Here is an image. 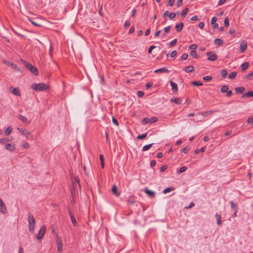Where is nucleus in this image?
Wrapping results in <instances>:
<instances>
[{"label": "nucleus", "instance_id": "57", "mask_svg": "<svg viewBox=\"0 0 253 253\" xmlns=\"http://www.w3.org/2000/svg\"><path fill=\"white\" fill-rule=\"evenodd\" d=\"M22 147H24V148L28 149V148H30V145L28 143L25 142L22 145Z\"/></svg>", "mask_w": 253, "mask_h": 253}, {"label": "nucleus", "instance_id": "59", "mask_svg": "<svg viewBox=\"0 0 253 253\" xmlns=\"http://www.w3.org/2000/svg\"><path fill=\"white\" fill-rule=\"evenodd\" d=\"M211 113H212V111H206V112H204L202 113L201 115L204 116H205L208 114H211Z\"/></svg>", "mask_w": 253, "mask_h": 253}, {"label": "nucleus", "instance_id": "62", "mask_svg": "<svg viewBox=\"0 0 253 253\" xmlns=\"http://www.w3.org/2000/svg\"><path fill=\"white\" fill-rule=\"evenodd\" d=\"M129 25H130V21L129 20H126L125 23V25H124L125 28H126L128 27Z\"/></svg>", "mask_w": 253, "mask_h": 253}, {"label": "nucleus", "instance_id": "24", "mask_svg": "<svg viewBox=\"0 0 253 253\" xmlns=\"http://www.w3.org/2000/svg\"><path fill=\"white\" fill-rule=\"evenodd\" d=\"M229 89L228 86L226 85H223L221 86L220 91L222 93L226 92L228 91Z\"/></svg>", "mask_w": 253, "mask_h": 253}, {"label": "nucleus", "instance_id": "1", "mask_svg": "<svg viewBox=\"0 0 253 253\" xmlns=\"http://www.w3.org/2000/svg\"><path fill=\"white\" fill-rule=\"evenodd\" d=\"M31 88L37 91H43L48 88V85L44 83H33L31 85Z\"/></svg>", "mask_w": 253, "mask_h": 253}, {"label": "nucleus", "instance_id": "61", "mask_svg": "<svg viewBox=\"0 0 253 253\" xmlns=\"http://www.w3.org/2000/svg\"><path fill=\"white\" fill-rule=\"evenodd\" d=\"M170 29V26H167V27L165 28L164 31L165 32V33H167L169 32Z\"/></svg>", "mask_w": 253, "mask_h": 253}, {"label": "nucleus", "instance_id": "6", "mask_svg": "<svg viewBox=\"0 0 253 253\" xmlns=\"http://www.w3.org/2000/svg\"><path fill=\"white\" fill-rule=\"evenodd\" d=\"M56 243L57 245V251L58 253H60L63 250V244L61 239L59 237H58L56 239Z\"/></svg>", "mask_w": 253, "mask_h": 253}, {"label": "nucleus", "instance_id": "11", "mask_svg": "<svg viewBox=\"0 0 253 253\" xmlns=\"http://www.w3.org/2000/svg\"><path fill=\"white\" fill-rule=\"evenodd\" d=\"M5 149L7 150L12 151L15 150V145L11 143H7L5 145Z\"/></svg>", "mask_w": 253, "mask_h": 253}, {"label": "nucleus", "instance_id": "12", "mask_svg": "<svg viewBox=\"0 0 253 253\" xmlns=\"http://www.w3.org/2000/svg\"><path fill=\"white\" fill-rule=\"evenodd\" d=\"M68 211H69V214L70 216V218H71V219L73 224L74 226H76L77 223V221H76L75 218L74 217V216L69 208L68 209Z\"/></svg>", "mask_w": 253, "mask_h": 253}, {"label": "nucleus", "instance_id": "22", "mask_svg": "<svg viewBox=\"0 0 253 253\" xmlns=\"http://www.w3.org/2000/svg\"><path fill=\"white\" fill-rule=\"evenodd\" d=\"M194 70H195V68L193 66H187L185 68V71L187 73L192 72H194Z\"/></svg>", "mask_w": 253, "mask_h": 253}, {"label": "nucleus", "instance_id": "42", "mask_svg": "<svg viewBox=\"0 0 253 253\" xmlns=\"http://www.w3.org/2000/svg\"><path fill=\"white\" fill-rule=\"evenodd\" d=\"M211 79H212V77L209 76H205L203 78V80L204 81H207V82L210 81L211 80Z\"/></svg>", "mask_w": 253, "mask_h": 253}, {"label": "nucleus", "instance_id": "50", "mask_svg": "<svg viewBox=\"0 0 253 253\" xmlns=\"http://www.w3.org/2000/svg\"><path fill=\"white\" fill-rule=\"evenodd\" d=\"M177 42V40L176 39H175L174 40H173L172 41H171L170 42V46H173Z\"/></svg>", "mask_w": 253, "mask_h": 253}, {"label": "nucleus", "instance_id": "17", "mask_svg": "<svg viewBox=\"0 0 253 253\" xmlns=\"http://www.w3.org/2000/svg\"><path fill=\"white\" fill-rule=\"evenodd\" d=\"M245 88L244 86H238L235 88L236 93L237 94H241L245 91Z\"/></svg>", "mask_w": 253, "mask_h": 253}, {"label": "nucleus", "instance_id": "55", "mask_svg": "<svg viewBox=\"0 0 253 253\" xmlns=\"http://www.w3.org/2000/svg\"><path fill=\"white\" fill-rule=\"evenodd\" d=\"M144 92L142 91H138L137 93V96L139 97H141L144 95Z\"/></svg>", "mask_w": 253, "mask_h": 253}, {"label": "nucleus", "instance_id": "53", "mask_svg": "<svg viewBox=\"0 0 253 253\" xmlns=\"http://www.w3.org/2000/svg\"><path fill=\"white\" fill-rule=\"evenodd\" d=\"M217 21V18L216 17H213L211 19V24L212 25L216 23Z\"/></svg>", "mask_w": 253, "mask_h": 253}, {"label": "nucleus", "instance_id": "47", "mask_svg": "<svg viewBox=\"0 0 253 253\" xmlns=\"http://www.w3.org/2000/svg\"><path fill=\"white\" fill-rule=\"evenodd\" d=\"M150 121V120L148 118H145L143 119L142 122L144 125H146L148 124Z\"/></svg>", "mask_w": 253, "mask_h": 253}, {"label": "nucleus", "instance_id": "15", "mask_svg": "<svg viewBox=\"0 0 253 253\" xmlns=\"http://www.w3.org/2000/svg\"><path fill=\"white\" fill-rule=\"evenodd\" d=\"M169 71L166 68H162L158 69H157L154 71V73H169Z\"/></svg>", "mask_w": 253, "mask_h": 253}, {"label": "nucleus", "instance_id": "18", "mask_svg": "<svg viewBox=\"0 0 253 253\" xmlns=\"http://www.w3.org/2000/svg\"><path fill=\"white\" fill-rule=\"evenodd\" d=\"M112 193L116 196L120 195V193L118 192V188L116 185H114L112 187Z\"/></svg>", "mask_w": 253, "mask_h": 253}, {"label": "nucleus", "instance_id": "33", "mask_svg": "<svg viewBox=\"0 0 253 253\" xmlns=\"http://www.w3.org/2000/svg\"><path fill=\"white\" fill-rule=\"evenodd\" d=\"M191 84L196 86H200L203 85V83L199 81H193L191 83Z\"/></svg>", "mask_w": 253, "mask_h": 253}, {"label": "nucleus", "instance_id": "52", "mask_svg": "<svg viewBox=\"0 0 253 253\" xmlns=\"http://www.w3.org/2000/svg\"><path fill=\"white\" fill-rule=\"evenodd\" d=\"M248 124H252L253 125V117H250L247 120Z\"/></svg>", "mask_w": 253, "mask_h": 253}, {"label": "nucleus", "instance_id": "34", "mask_svg": "<svg viewBox=\"0 0 253 253\" xmlns=\"http://www.w3.org/2000/svg\"><path fill=\"white\" fill-rule=\"evenodd\" d=\"M174 190V188H172V187H168L167 188H166L164 191H163V193L164 194H166V193H168L169 192H170V191H172Z\"/></svg>", "mask_w": 253, "mask_h": 253}, {"label": "nucleus", "instance_id": "38", "mask_svg": "<svg viewBox=\"0 0 253 253\" xmlns=\"http://www.w3.org/2000/svg\"><path fill=\"white\" fill-rule=\"evenodd\" d=\"M224 25H225V27H228L229 26V19H228V17H226L224 19Z\"/></svg>", "mask_w": 253, "mask_h": 253}, {"label": "nucleus", "instance_id": "40", "mask_svg": "<svg viewBox=\"0 0 253 253\" xmlns=\"http://www.w3.org/2000/svg\"><path fill=\"white\" fill-rule=\"evenodd\" d=\"M157 121H158V118L156 117H153L151 118V119L150 120V122L151 124H153V123H156V122H157Z\"/></svg>", "mask_w": 253, "mask_h": 253}, {"label": "nucleus", "instance_id": "36", "mask_svg": "<svg viewBox=\"0 0 253 253\" xmlns=\"http://www.w3.org/2000/svg\"><path fill=\"white\" fill-rule=\"evenodd\" d=\"M188 11V8H185V9H184L181 13V16L185 17L186 16V15L187 14Z\"/></svg>", "mask_w": 253, "mask_h": 253}, {"label": "nucleus", "instance_id": "10", "mask_svg": "<svg viewBox=\"0 0 253 253\" xmlns=\"http://www.w3.org/2000/svg\"><path fill=\"white\" fill-rule=\"evenodd\" d=\"M247 48V43L246 42L243 41L240 43V52L244 53Z\"/></svg>", "mask_w": 253, "mask_h": 253}, {"label": "nucleus", "instance_id": "16", "mask_svg": "<svg viewBox=\"0 0 253 253\" xmlns=\"http://www.w3.org/2000/svg\"><path fill=\"white\" fill-rule=\"evenodd\" d=\"M11 92L16 96H20L21 95V92L20 89L18 87L14 88L11 91Z\"/></svg>", "mask_w": 253, "mask_h": 253}, {"label": "nucleus", "instance_id": "48", "mask_svg": "<svg viewBox=\"0 0 253 253\" xmlns=\"http://www.w3.org/2000/svg\"><path fill=\"white\" fill-rule=\"evenodd\" d=\"M167 168H168V167L167 165H163L161 168L160 172H164V171H165L167 169Z\"/></svg>", "mask_w": 253, "mask_h": 253}, {"label": "nucleus", "instance_id": "60", "mask_svg": "<svg viewBox=\"0 0 253 253\" xmlns=\"http://www.w3.org/2000/svg\"><path fill=\"white\" fill-rule=\"evenodd\" d=\"M174 3V0H169L168 1V4L169 6H171L173 5Z\"/></svg>", "mask_w": 253, "mask_h": 253}, {"label": "nucleus", "instance_id": "7", "mask_svg": "<svg viewBox=\"0 0 253 253\" xmlns=\"http://www.w3.org/2000/svg\"><path fill=\"white\" fill-rule=\"evenodd\" d=\"M17 129L19 132L25 135L27 138H29V136L31 135V132L29 131L19 127H18Z\"/></svg>", "mask_w": 253, "mask_h": 253}, {"label": "nucleus", "instance_id": "46", "mask_svg": "<svg viewBox=\"0 0 253 253\" xmlns=\"http://www.w3.org/2000/svg\"><path fill=\"white\" fill-rule=\"evenodd\" d=\"M188 55L187 53H183L181 56V59L183 60H186L188 58Z\"/></svg>", "mask_w": 253, "mask_h": 253}, {"label": "nucleus", "instance_id": "3", "mask_svg": "<svg viewBox=\"0 0 253 253\" xmlns=\"http://www.w3.org/2000/svg\"><path fill=\"white\" fill-rule=\"evenodd\" d=\"M21 62L22 64L28 69L34 75H37L38 74V68L32 65L29 63L27 62L25 60L21 59Z\"/></svg>", "mask_w": 253, "mask_h": 253}, {"label": "nucleus", "instance_id": "26", "mask_svg": "<svg viewBox=\"0 0 253 253\" xmlns=\"http://www.w3.org/2000/svg\"><path fill=\"white\" fill-rule=\"evenodd\" d=\"M214 43L215 44H218L219 45H221L223 43V41L222 40L220 39H216L214 40Z\"/></svg>", "mask_w": 253, "mask_h": 253}, {"label": "nucleus", "instance_id": "20", "mask_svg": "<svg viewBox=\"0 0 253 253\" xmlns=\"http://www.w3.org/2000/svg\"><path fill=\"white\" fill-rule=\"evenodd\" d=\"M215 217L217 220V224L218 225H221L222 224L221 215L220 214H219L218 213H216L215 215Z\"/></svg>", "mask_w": 253, "mask_h": 253}, {"label": "nucleus", "instance_id": "49", "mask_svg": "<svg viewBox=\"0 0 253 253\" xmlns=\"http://www.w3.org/2000/svg\"><path fill=\"white\" fill-rule=\"evenodd\" d=\"M177 53V51H176V50H173V51H172L171 52V53H170V56H171V57H175V56H176Z\"/></svg>", "mask_w": 253, "mask_h": 253}, {"label": "nucleus", "instance_id": "56", "mask_svg": "<svg viewBox=\"0 0 253 253\" xmlns=\"http://www.w3.org/2000/svg\"><path fill=\"white\" fill-rule=\"evenodd\" d=\"M156 48V46H154V45H152L149 48H148V52L149 53H151L152 52V51L153 49H154V48Z\"/></svg>", "mask_w": 253, "mask_h": 253}, {"label": "nucleus", "instance_id": "29", "mask_svg": "<svg viewBox=\"0 0 253 253\" xmlns=\"http://www.w3.org/2000/svg\"><path fill=\"white\" fill-rule=\"evenodd\" d=\"M249 65V64L248 62H246L243 63L241 65L242 70L244 71L246 70L248 68Z\"/></svg>", "mask_w": 253, "mask_h": 253}, {"label": "nucleus", "instance_id": "30", "mask_svg": "<svg viewBox=\"0 0 253 253\" xmlns=\"http://www.w3.org/2000/svg\"><path fill=\"white\" fill-rule=\"evenodd\" d=\"M187 169L186 167H182L180 168V169L177 171L178 174H180L184 171H185Z\"/></svg>", "mask_w": 253, "mask_h": 253}, {"label": "nucleus", "instance_id": "27", "mask_svg": "<svg viewBox=\"0 0 253 253\" xmlns=\"http://www.w3.org/2000/svg\"><path fill=\"white\" fill-rule=\"evenodd\" d=\"M12 131V127L10 126H8L5 130V135H8Z\"/></svg>", "mask_w": 253, "mask_h": 253}, {"label": "nucleus", "instance_id": "13", "mask_svg": "<svg viewBox=\"0 0 253 253\" xmlns=\"http://www.w3.org/2000/svg\"><path fill=\"white\" fill-rule=\"evenodd\" d=\"M170 102H173L176 104H180L182 102L181 99L177 97H172L170 99Z\"/></svg>", "mask_w": 253, "mask_h": 253}, {"label": "nucleus", "instance_id": "21", "mask_svg": "<svg viewBox=\"0 0 253 253\" xmlns=\"http://www.w3.org/2000/svg\"><path fill=\"white\" fill-rule=\"evenodd\" d=\"M253 97V91H249L242 95V97Z\"/></svg>", "mask_w": 253, "mask_h": 253}, {"label": "nucleus", "instance_id": "9", "mask_svg": "<svg viewBox=\"0 0 253 253\" xmlns=\"http://www.w3.org/2000/svg\"><path fill=\"white\" fill-rule=\"evenodd\" d=\"M0 211L3 213H5L6 212V207L0 198Z\"/></svg>", "mask_w": 253, "mask_h": 253}, {"label": "nucleus", "instance_id": "54", "mask_svg": "<svg viewBox=\"0 0 253 253\" xmlns=\"http://www.w3.org/2000/svg\"><path fill=\"white\" fill-rule=\"evenodd\" d=\"M112 122L117 126H119V124H118V122L117 120L114 117H112Z\"/></svg>", "mask_w": 253, "mask_h": 253}, {"label": "nucleus", "instance_id": "4", "mask_svg": "<svg viewBox=\"0 0 253 253\" xmlns=\"http://www.w3.org/2000/svg\"><path fill=\"white\" fill-rule=\"evenodd\" d=\"M46 231V227L45 226H42L41 227L40 229L38 232V234L37 235V239L38 240H41L43 236H44Z\"/></svg>", "mask_w": 253, "mask_h": 253}, {"label": "nucleus", "instance_id": "25", "mask_svg": "<svg viewBox=\"0 0 253 253\" xmlns=\"http://www.w3.org/2000/svg\"><path fill=\"white\" fill-rule=\"evenodd\" d=\"M153 144H154L153 143H151V144L146 145L144 146L143 147V148H142V150L143 151H147L148 150H149L152 146V145Z\"/></svg>", "mask_w": 253, "mask_h": 253}, {"label": "nucleus", "instance_id": "14", "mask_svg": "<svg viewBox=\"0 0 253 253\" xmlns=\"http://www.w3.org/2000/svg\"><path fill=\"white\" fill-rule=\"evenodd\" d=\"M170 84L171 86L172 91L173 92H176L178 90L177 84L172 81H170Z\"/></svg>", "mask_w": 253, "mask_h": 253}, {"label": "nucleus", "instance_id": "19", "mask_svg": "<svg viewBox=\"0 0 253 253\" xmlns=\"http://www.w3.org/2000/svg\"><path fill=\"white\" fill-rule=\"evenodd\" d=\"M183 26H184V24L183 22H180L178 24H177L176 25H175V29H176V31L177 32H180L181 31L183 28Z\"/></svg>", "mask_w": 253, "mask_h": 253}, {"label": "nucleus", "instance_id": "63", "mask_svg": "<svg viewBox=\"0 0 253 253\" xmlns=\"http://www.w3.org/2000/svg\"><path fill=\"white\" fill-rule=\"evenodd\" d=\"M205 26V24L204 22H201L199 23V27L200 28V29H203L204 28Z\"/></svg>", "mask_w": 253, "mask_h": 253}, {"label": "nucleus", "instance_id": "23", "mask_svg": "<svg viewBox=\"0 0 253 253\" xmlns=\"http://www.w3.org/2000/svg\"><path fill=\"white\" fill-rule=\"evenodd\" d=\"M11 139L6 138H3L0 139V143L1 144H6L7 142L10 141Z\"/></svg>", "mask_w": 253, "mask_h": 253}, {"label": "nucleus", "instance_id": "35", "mask_svg": "<svg viewBox=\"0 0 253 253\" xmlns=\"http://www.w3.org/2000/svg\"><path fill=\"white\" fill-rule=\"evenodd\" d=\"M29 20L31 22V23L32 24H33L34 26L38 27H40L42 26V25L41 24L36 22L34 20L31 19H29Z\"/></svg>", "mask_w": 253, "mask_h": 253}, {"label": "nucleus", "instance_id": "58", "mask_svg": "<svg viewBox=\"0 0 253 253\" xmlns=\"http://www.w3.org/2000/svg\"><path fill=\"white\" fill-rule=\"evenodd\" d=\"M153 85V83L151 82H148L146 84V87L147 89L149 88Z\"/></svg>", "mask_w": 253, "mask_h": 253}, {"label": "nucleus", "instance_id": "37", "mask_svg": "<svg viewBox=\"0 0 253 253\" xmlns=\"http://www.w3.org/2000/svg\"><path fill=\"white\" fill-rule=\"evenodd\" d=\"M227 74L228 72L226 70L223 69L221 71V76L222 78H225L227 76Z\"/></svg>", "mask_w": 253, "mask_h": 253}, {"label": "nucleus", "instance_id": "45", "mask_svg": "<svg viewBox=\"0 0 253 253\" xmlns=\"http://www.w3.org/2000/svg\"><path fill=\"white\" fill-rule=\"evenodd\" d=\"M176 16V14L174 12H171L169 14V18L170 19H173Z\"/></svg>", "mask_w": 253, "mask_h": 253}, {"label": "nucleus", "instance_id": "64", "mask_svg": "<svg viewBox=\"0 0 253 253\" xmlns=\"http://www.w3.org/2000/svg\"><path fill=\"white\" fill-rule=\"evenodd\" d=\"M226 0H219V1L218 2V5H221L224 3L226 2Z\"/></svg>", "mask_w": 253, "mask_h": 253}, {"label": "nucleus", "instance_id": "8", "mask_svg": "<svg viewBox=\"0 0 253 253\" xmlns=\"http://www.w3.org/2000/svg\"><path fill=\"white\" fill-rule=\"evenodd\" d=\"M144 192L147 194L150 198H154L155 196V193L147 188L144 189Z\"/></svg>", "mask_w": 253, "mask_h": 253}, {"label": "nucleus", "instance_id": "31", "mask_svg": "<svg viewBox=\"0 0 253 253\" xmlns=\"http://www.w3.org/2000/svg\"><path fill=\"white\" fill-rule=\"evenodd\" d=\"M19 118L24 123H29V122H28V119L23 115H20Z\"/></svg>", "mask_w": 253, "mask_h": 253}, {"label": "nucleus", "instance_id": "51", "mask_svg": "<svg viewBox=\"0 0 253 253\" xmlns=\"http://www.w3.org/2000/svg\"><path fill=\"white\" fill-rule=\"evenodd\" d=\"M230 205H231V208L232 209H236V205L233 201H231L230 202Z\"/></svg>", "mask_w": 253, "mask_h": 253}, {"label": "nucleus", "instance_id": "5", "mask_svg": "<svg viewBox=\"0 0 253 253\" xmlns=\"http://www.w3.org/2000/svg\"><path fill=\"white\" fill-rule=\"evenodd\" d=\"M208 59L211 61H215L217 58V55L213 51H209L207 53Z\"/></svg>", "mask_w": 253, "mask_h": 253}, {"label": "nucleus", "instance_id": "43", "mask_svg": "<svg viewBox=\"0 0 253 253\" xmlns=\"http://www.w3.org/2000/svg\"><path fill=\"white\" fill-rule=\"evenodd\" d=\"M189 48L190 49L194 50L196 49L197 48V45L196 44H192L189 46Z\"/></svg>", "mask_w": 253, "mask_h": 253}, {"label": "nucleus", "instance_id": "39", "mask_svg": "<svg viewBox=\"0 0 253 253\" xmlns=\"http://www.w3.org/2000/svg\"><path fill=\"white\" fill-rule=\"evenodd\" d=\"M147 136V133H143V134H142L141 135H138V136H137V138L138 139H144Z\"/></svg>", "mask_w": 253, "mask_h": 253}, {"label": "nucleus", "instance_id": "41", "mask_svg": "<svg viewBox=\"0 0 253 253\" xmlns=\"http://www.w3.org/2000/svg\"><path fill=\"white\" fill-rule=\"evenodd\" d=\"M11 67L16 71L19 72L21 71L20 69L16 64H13V65H12Z\"/></svg>", "mask_w": 253, "mask_h": 253}, {"label": "nucleus", "instance_id": "28", "mask_svg": "<svg viewBox=\"0 0 253 253\" xmlns=\"http://www.w3.org/2000/svg\"><path fill=\"white\" fill-rule=\"evenodd\" d=\"M190 55L192 56L194 58L196 59L199 57V56L197 53V51L194 50H191L190 52Z\"/></svg>", "mask_w": 253, "mask_h": 253}, {"label": "nucleus", "instance_id": "44", "mask_svg": "<svg viewBox=\"0 0 253 253\" xmlns=\"http://www.w3.org/2000/svg\"><path fill=\"white\" fill-rule=\"evenodd\" d=\"M3 63L5 65L11 67L12 65H13V63H11L10 61H7V60H3Z\"/></svg>", "mask_w": 253, "mask_h": 253}, {"label": "nucleus", "instance_id": "32", "mask_svg": "<svg viewBox=\"0 0 253 253\" xmlns=\"http://www.w3.org/2000/svg\"><path fill=\"white\" fill-rule=\"evenodd\" d=\"M237 75V73L236 72H232L230 73L229 75V78L230 79H233Z\"/></svg>", "mask_w": 253, "mask_h": 253}, {"label": "nucleus", "instance_id": "2", "mask_svg": "<svg viewBox=\"0 0 253 253\" xmlns=\"http://www.w3.org/2000/svg\"><path fill=\"white\" fill-rule=\"evenodd\" d=\"M28 220L29 222V229L31 233H33L35 231L36 221L34 216L29 213L28 214Z\"/></svg>", "mask_w": 253, "mask_h": 253}]
</instances>
